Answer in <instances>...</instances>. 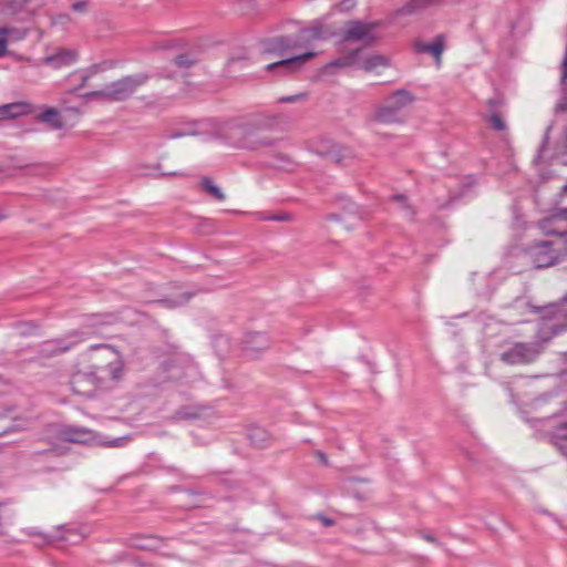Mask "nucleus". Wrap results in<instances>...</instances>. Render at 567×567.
Segmentation results:
<instances>
[{"instance_id":"obj_18","label":"nucleus","mask_w":567,"mask_h":567,"mask_svg":"<svg viewBox=\"0 0 567 567\" xmlns=\"http://www.w3.org/2000/svg\"><path fill=\"white\" fill-rule=\"evenodd\" d=\"M445 43V35L437 34L432 43H424L421 40H416L414 42V49L417 53H429L433 55L435 59H440Z\"/></svg>"},{"instance_id":"obj_35","label":"nucleus","mask_w":567,"mask_h":567,"mask_svg":"<svg viewBox=\"0 0 567 567\" xmlns=\"http://www.w3.org/2000/svg\"><path fill=\"white\" fill-rule=\"evenodd\" d=\"M559 156H560V162L564 165H567V127H566V132H565V141L563 144V152L560 153Z\"/></svg>"},{"instance_id":"obj_23","label":"nucleus","mask_w":567,"mask_h":567,"mask_svg":"<svg viewBox=\"0 0 567 567\" xmlns=\"http://www.w3.org/2000/svg\"><path fill=\"white\" fill-rule=\"evenodd\" d=\"M200 187L203 190H205L206 193H208L210 196H213L215 199H217L219 202H223L226 198L223 190L218 186H216L213 183V181L207 176H204L200 179Z\"/></svg>"},{"instance_id":"obj_30","label":"nucleus","mask_w":567,"mask_h":567,"mask_svg":"<svg viewBox=\"0 0 567 567\" xmlns=\"http://www.w3.org/2000/svg\"><path fill=\"white\" fill-rule=\"evenodd\" d=\"M355 54H357V52H354L353 56L339 58V59L332 61L331 65L336 66V68H346V66L350 65L351 60L355 56Z\"/></svg>"},{"instance_id":"obj_47","label":"nucleus","mask_w":567,"mask_h":567,"mask_svg":"<svg viewBox=\"0 0 567 567\" xmlns=\"http://www.w3.org/2000/svg\"><path fill=\"white\" fill-rule=\"evenodd\" d=\"M564 192L567 193V184L564 186Z\"/></svg>"},{"instance_id":"obj_1","label":"nucleus","mask_w":567,"mask_h":567,"mask_svg":"<svg viewBox=\"0 0 567 567\" xmlns=\"http://www.w3.org/2000/svg\"><path fill=\"white\" fill-rule=\"evenodd\" d=\"M333 35L331 29L322 19L313 20L308 27L299 30L298 35L276 37L264 42V52L274 53L281 59L269 63L268 71L280 70L284 72H295L311 60L316 52L308 50L296 55H289L292 49H309L313 43L323 41Z\"/></svg>"},{"instance_id":"obj_43","label":"nucleus","mask_w":567,"mask_h":567,"mask_svg":"<svg viewBox=\"0 0 567 567\" xmlns=\"http://www.w3.org/2000/svg\"><path fill=\"white\" fill-rule=\"evenodd\" d=\"M320 518H321L322 523H323L326 526H330V525H332V520H331L330 518L324 517V516H321Z\"/></svg>"},{"instance_id":"obj_17","label":"nucleus","mask_w":567,"mask_h":567,"mask_svg":"<svg viewBox=\"0 0 567 567\" xmlns=\"http://www.w3.org/2000/svg\"><path fill=\"white\" fill-rule=\"evenodd\" d=\"M444 0H410L403 7L396 10L399 16L417 14L424 10L434 8L443 3Z\"/></svg>"},{"instance_id":"obj_12","label":"nucleus","mask_w":567,"mask_h":567,"mask_svg":"<svg viewBox=\"0 0 567 567\" xmlns=\"http://www.w3.org/2000/svg\"><path fill=\"white\" fill-rule=\"evenodd\" d=\"M183 364L178 360H174L169 367V377L176 381H188L197 374V367L189 359H183Z\"/></svg>"},{"instance_id":"obj_10","label":"nucleus","mask_w":567,"mask_h":567,"mask_svg":"<svg viewBox=\"0 0 567 567\" xmlns=\"http://www.w3.org/2000/svg\"><path fill=\"white\" fill-rule=\"evenodd\" d=\"M381 25V22H363L360 20H351L346 24L342 38L346 41L363 42L370 44L375 41V29Z\"/></svg>"},{"instance_id":"obj_28","label":"nucleus","mask_w":567,"mask_h":567,"mask_svg":"<svg viewBox=\"0 0 567 567\" xmlns=\"http://www.w3.org/2000/svg\"><path fill=\"white\" fill-rule=\"evenodd\" d=\"M194 132L190 128H183V130H173L167 134V138H179L188 135H193Z\"/></svg>"},{"instance_id":"obj_20","label":"nucleus","mask_w":567,"mask_h":567,"mask_svg":"<svg viewBox=\"0 0 567 567\" xmlns=\"http://www.w3.org/2000/svg\"><path fill=\"white\" fill-rule=\"evenodd\" d=\"M502 105V101L498 99H491L488 101V110L491 112L489 123L492 128L495 131H505L506 123L501 114L497 112L498 107Z\"/></svg>"},{"instance_id":"obj_41","label":"nucleus","mask_w":567,"mask_h":567,"mask_svg":"<svg viewBox=\"0 0 567 567\" xmlns=\"http://www.w3.org/2000/svg\"><path fill=\"white\" fill-rule=\"evenodd\" d=\"M214 343L215 346H218V344H224V346H227L228 344V340L226 337H217L215 340H214Z\"/></svg>"},{"instance_id":"obj_36","label":"nucleus","mask_w":567,"mask_h":567,"mask_svg":"<svg viewBox=\"0 0 567 567\" xmlns=\"http://www.w3.org/2000/svg\"><path fill=\"white\" fill-rule=\"evenodd\" d=\"M547 135H548V130L546 131L545 133V141L544 143L539 146L538 151H537V155H536V161H543L544 159V151H545V143L547 142Z\"/></svg>"},{"instance_id":"obj_29","label":"nucleus","mask_w":567,"mask_h":567,"mask_svg":"<svg viewBox=\"0 0 567 567\" xmlns=\"http://www.w3.org/2000/svg\"><path fill=\"white\" fill-rule=\"evenodd\" d=\"M305 96H306L305 93L285 95V96L279 97L278 102L279 103H295V102L303 100Z\"/></svg>"},{"instance_id":"obj_25","label":"nucleus","mask_w":567,"mask_h":567,"mask_svg":"<svg viewBox=\"0 0 567 567\" xmlns=\"http://www.w3.org/2000/svg\"><path fill=\"white\" fill-rule=\"evenodd\" d=\"M388 65V60L385 56L375 54L372 56L367 58L363 61L362 68L364 71L370 72L378 68H384Z\"/></svg>"},{"instance_id":"obj_45","label":"nucleus","mask_w":567,"mask_h":567,"mask_svg":"<svg viewBox=\"0 0 567 567\" xmlns=\"http://www.w3.org/2000/svg\"><path fill=\"white\" fill-rule=\"evenodd\" d=\"M542 402H543V400H536V401H535V406H536V408H537V406H539Z\"/></svg>"},{"instance_id":"obj_7","label":"nucleus","mask_w":567,"mask_h":567,"mask_svg":"<svg viewBox=\"0 0 567 567\" xmlns=\"http://www.w3.org/2000/svg\"><path fill=\"white\" fill-rule=\"evenodd\" d=\"M148 76L143 73L124 76L106 85L104 89L93 92L92 95L103 97L109 101H125L132 96L136 90L146 83Z\"/></svg>"},{"instance_id":"obj_38","label":"nucleus","mask_w":567,"mask_h":567,"mask_svg":"<svg viewBox=\"0 0 567 567\" xmlns=\"http://www.w3.org/2000/svg\"><path fill=\"white\" fill-rule=\"evenodd\" d=\"M61 538L64 539V540L71 542V543H76V542H79L82 538V536L78 535V534H74V535H63Z\"/></svg>"},{"instance_id":"obj_39","label":"nucleus","mask_w":567,"mask_h":567,"mask_svg":"<svg viewBox=\"0 0 567 567\" xmlns=\"http://www.w3.org/2000/svg\"><path fill=\"white\" fill-rule=\"evenodd\" d=\"M22 327L25 329H22L20 332L21 334H29L31 333L32 331L31 330H34L35 329V326H33L32 323H23Z\"/></svg>"},{"instance_id":"obj_11","label":"nucleus","mask_w":567,"mask_h":567,"mask_svg":"<svg viewBox=\"0 0 567 567\" xmlns=\"http://www.w3.org/2000/svg\"><path fill=\"white\" fill-rule=\"evenodd\" d=\"M235 131L238 135H243V138L235 142V146L246 150H259L262 146L271 145V141L266 137H260L256 132L249 131L243 126H236Z\"/></svg>"},{"instance_id":"obj_44","label":"nucleus","mask_w":567,"mask_h":567,"mask_svg":"<svg viewBox=\"0 0 567 567\" xmlns=\"http://www.w3.org/2000/svg\"><path fill=\"white\" fill-rule=\"evenodd\" d=\"M423 537H424V539H426L427 542H433V543H435V542H436V540H435L432 536H430V535H424Z\"/></svg>"},{"instance_id":"obj_24","label":"nucleus","mask_w":567,"mask_h":567,"mask_svg":"<svg viewBox=\"0 0 567 567\" xmlns=\"http://www.w3.org/2000/svg\"><path fill=\"white\" fill-rule=\"evenodd\" d=\"M23 8V3L18 0H1L0 13L4 17H11L19 13Z\"/></svg>"},{"instance_id":"obj_48","label":"nucleus","mask_w":567,"mask_h":567,"mask_svg":"<svg viewBox=\"0 0 567 567\" xmlns=\"http://www.w3.org/2000/svg\"><path fill=\"white\" fill-rule=\"evenodd\" d=\"M566 378H567V372H566Z\"/></svg>"},{"instance_id":"obj_31","label":"nucleus","mask_w":567,"mask_h":567,"mask_svg":"<svg viewBox=\"0 0 567 567\" xmlns=\"http://www.w3.org/2000/svg\"><path fill=\"white\" fill-rule=\"evenodd\" d=\"M340 11L348 12L355 7V0H342L337 4Z\"/></svg>"},{"instance_id":"obj_16","label":"nucleus","mask_w":567,"mask_h":567,"mask_svg":"<svg viewBox=\"0 0 567 567\" xmlns=\"http://www.w3.org/2000/svg\"><path fill=\"white\" fill-rule=\"evenodd\" d=\"M33 106L27 102H13L0 105L1 120L17 118L32 113Z\"/></svg>"},{"instance_id":"obj_8","label":"nucleus","mask_w":567,"mask_h":567,"mask_svg":"<svg viewBox=\"0 0 567 567\" xmlns=\"http://www.w3.org/2000/svg\"><path fill=\"white\" fill-rule=\"evenodd\" d=\"M413 101L414 95L410 91L396 90L377 109L375 117L383 123L401 122L404 109L411 105Z\"/></svg>"},{"instance_id":"obj_4","label":"nucleus","mask_w":567,"mask_h":567,"mask_svg":"<svg viewBox=\"0 0 567 567\" xmlns=\"http://www.w3.org/2000/svg\"><path fill=\"white\" fill-rule=\"evenodd\" d=\"M513 307L516 309L526 308L539 315L540 321L534 324V329L539 330V337L544 341L567 329V308L564 306L533 307L526 299L517 298L513 302Z\"/></svg>"},{"instance_id":"obj_27","label":"nucleus","mask_w":567,"mask_h":567,"mask_svg":"<svg viewBox=\"0 0 567 567\" xmlns=\"http://www.w3.org/2000/svg\"><path fill=\"white\" fill-rule=\"evenodd\" d=\"M393 200L400 204L403 216L405 218H410L413 216L412 208L408 205L406 197L404 195H395L393 196Z\"/></svg>"},{"instance_id":"obj_22","label":"nucleus","mask_w":567,"mask_h":567,"mask_svg":"<svg viewBox=\"0 0 567 567\" xmlns=\"http://www.w3.org/2000/svg\"><path fill=\"white\" fill-rule=\"evenodd\" d=\"M7 39V43H16L25 39L28 30L20 27H0Z\"/></svg>"},{"instance_id":"obj_2","label":"nucleus","mask_w":567,"mask_h":567,"mask_svg":"<svg viewBox=\"0 0 567 567\" xmlns=\"http://www.w3.org/2000/svg\"><path fill=\"white\" fill-rule=\"evenodd\" d=\"M538 227L548 238L528 245L525 256L535 268L551 267L567 254V208L544 218Z\"/></svg>"},{"instance_id":"obj_33","label":"nucleus","mask_w":567,"mask_h":567,"mask_svg":"<svg viewBox=\"0 0 567 567\" xmlns=\"http://www.w3.org/2000/svg\"><path fill=\"white\" fill-rule=\"evenodd\" d=\"M8 52L7 39L3 34V30L0 29V58L4 56Z\"/></svg>"},{"instance_id":"obj_9","label":"nucleus","mask_w":567,"mask_h":567,"mask_svg":"<svg viewBox=\"0 0 567 567\" xmlns=\"http://www.w3.org/2000/svg\"><path fill=\"white\" fill-rule=\"evenodd\" d=\"M539 353L538 342H515L499 353V359L506 364H527L535 361Z\"/></svg>"},{"instance_id":"obj_40","label":"nucleus","mask_w":567,"mask_h":567,"mask_svg":"<svg viewBox=\"0 0 567 567\" xmlns=\"http://www.w3.org/2000/svg\"><path fill=\"white\" fill-rule=\"evenodd\" d=\"M85 6H86V3L84 1H79V2L73 3L72 8L75 11H83Z\"/></svg>"},{"instance_id":"obj_37","label":"nucleus","mask_w":567,"mask_h":567,"mask_svg":"<svg viewBox=\"0 0 567 567\" xmlns=\"http://www.w3.org/2000/svg\"><path fill=\"white\" fill-rule=\"evenodd\" d=\"M561 80L564 82L567 81V41H566L565 56H564V61H563Z\"/></svg>"},{"instance_id":"obj_34","label":"nucleus","mask_w":567,"mask_h":567,"mask_svg":"<svg viewBox=\"0 0 567 567\" xmlns=\"http://www.w3.org/2000/svg\"><path fill=\"white\" fill-rule=\"evenodd\" d=\"M262 220H275V221H284L288 220L289 216L287 214L282 215H267L261 217Z\"/></svg>"},{"instance_id":"obj_21","label":"nucleus","mask_w":567,"mask_h":567,"mask_svg":"<svg viewBox=\"0 0 567 567\" xmlns=\"http://www.w3.org/2000/svg\"><path fill=\"white\" fill-rule=\"evenodd\" d=\"M247 439L252 445L257 447H264L269 441V434L264 427L252 426L247 431Z\"/></svg>"},{"instance_id":"obj_5","label":"nucleus","mask_w":567,"mask_h":567,"mask_svg":"<svg viewBox=\"0 0 567 567\" xmlns=\"http://www.w3.org/2000/svg\"><path fill=\"white\" fill-rule=\"evenodd\" d=\"M528 422L567 456V408L545 417H533Z\"/></svg>"},{"instance_id":"obj_13","label":"nucleus","mask_w":567,"mask_h":567,"mask_svg":"<svg viewBox=\"0 0 567 567\" xmlns=\"http://www.w3.org/2000/svg\"><path fill=\"white\" fill-rule=\"evenodd\" d=\"M268 337L262 332L248 333L243 342V349L249 358H255L261 350L268 348Z\"/></svg>"},{"instance_id":"obj_32","label":"nucleus","mask_w":567,"mask_h":567,"mask_svg":"<svg viewBox=\"0 0 567 567\" xmlns=\"http://www.w3.org/2000/svg\"><path fill=\"white\" fill-rule=\"evenodd\" d=\"M174 62L179 68H187L192 64V61L185 54H179L174 59Z\"/></svg>"},{"instance_id":"obj_26","label":"nucleus","mask_w":567,"mask_h":567,"mask_svg":"<svg viewBox=\"0 0 567 567\" xmlns=\"http://www.w3.org/2000/svg\"><path fill=\"white\" fill-rule=\"evenodd\" d=\"M190 296H192L190 293L184 292V293L177 296L176 298L163 299V300H158L157 302H162V303L166 305V307H168V308H175V307L185 305L189 300Z\"/></svg>"},{"instance_id":"obj_15","label":"nucleus","mask_w":567,"mask_h":567,"mask_svg":"<svg viewBox=\"0 0 567 567\" xmlns=\"http://www.w3.org/2000/svg\"><path fill=\"white\" fill-rule=\"evenodd\" d=\"M76 52L68 49H59L53 54H50L43 59V63L54 69H61L69 66L76 61Z\"/></svg>"},{"instance_id":"obj_3","label":"nucleus","mask_w":567,"mask_h":567,"mask_svg":"<svg viewBox=\"0 0 567 567\" xmlns=\"http://www.w3.org/2000/svg\"><path fill=\"white\" fill-rule=\"evenodd\" d=\"M91 351H100L107 360L106 365L93 367L90 373H78L72 379V388L75 393L91 395L94 390H110L124 375V361L118 351L110 344H94Z\"/></svg>"},{"instance_id":"obj_42","label":"nucleus","mask_w":567,"mask_h":567,"mask_svg":"<svg viewBox=\"0 0 567 567\" xmlns=\"http://www.w3.org/2000/svg\"><path fill=\"white\" fill-rule=\"evenodd\" d=\"M317 455H318L319 460H320L322 463L327 464L328 460H327V456H326V454H324V453H322V452H317Z\"/></svg>"},{"instance_id":"obj_19","label":"nucleus","mask_w":567,"mask_h":567,"mask_svg":"<svg viewBox=\"0 0 567 567\" xmlns=\"http://www.w3.org/2000/svg\"><path fill=\"white\" fill-rule=\"evenodd\" d=\"M38 120L53 130H61L64 126L60 112L54 107H47L38 115Z\"/></svg>"},{"instance_id":"obj_14","label":"nucleus","mask_w":567,"mask_h":567,"mask_svg":"<svg viewBox=\"0 0 567 567\" xmlns=\"http://www.w3.org/2000/svg\"><path fill=\"white\" fill-rule=\"evenodd\" d=\"M61 437L71 443L86 444L95 439L94 432L86 427L66 426L61 431Z\"/></svg>"},{"instance_id":"obj_46","label":"nucleus","mask_w":567,"mask_h":567,"mask_svg":"<svg viewBox=\"0 0 567 567\" xmlns=\"http://www.w3.org/2000/svg\"><path fill=\"white\" fill-rule=\"evenodd\" d=\"M565 302H567V298H566V299H564V302H561V303H559V305H560V306H564L565 308H567V306H566V303H565Z\"/></svg>"},{"instance_id":"obj_6","label":"nucleus","mask_w":567,"mask_h":567,"mask_svg":"<svg viewBox=\"0 0 567 567\" xmlns=\"http://www.w3.org/2000/svg\"><path fill=\"white\" fill-rule=\"evenodd\" d=\"M101 322L100 316H91L87 318L86 329L72 330L63 338L44 341L41 344V353L45 357H53L71 350L94 334L96 332L95 328Z\"/></svg>"}]
</instances>
